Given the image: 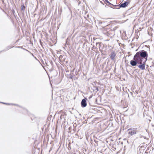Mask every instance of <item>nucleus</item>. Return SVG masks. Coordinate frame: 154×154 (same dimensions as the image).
Listing matches in <instances>:
<instances>
[{"instance_id": "20e7f679", "label": "nucleus", "mask_w": 154, "mask_h": 154, "mask_svg": "<svg viewBox=\"0 0 154 154\" xmlns=\"http://www.w3.org/2000/svg\"><path fill=\"white\" fill-rule=\"evenodd\" d=\"M116 53L114 51H112L109 55L110 58L112 60H114L116 56Z\"/></svg>"}, {"instance_id": "ddd939ff", "label": "nucleus", "mask_w": 154, "mask_h": 154, "mask_svg": "<svg viewBox=\"0 0 154 154\" xmlns=\"http://www.w3.org/2000/svg\"><path fill=\"white\" fill-rule=\"evenodd\" d=\"M118 27L117 26H115V27H114L113 29V30L114 31H115V30H116L118 28Z\"/></svg>"}, {"instance_id": "dca6fc26", "label": "nucleus", "mask_w": 154, "mask_h": 154, "mask_svg": "<svg viewBox=\"0 0 154 154\" xmlns=\"http://www.w3.org/2000/svg\"><path fill=\"white\" fill-rule=\"evenodd\" d=\"M62 116H64V115L62 116V115H61V116H60V119H62Z\"/></svg>"}, {"instance_id": "f257e3e1", "label": "nucleus", "mask_w": 154, "mask_h": 154, "mask_svg": "<svg viewBox=\"0 0 154 154\" xmlns=\"http://www.w3.org/2000/svg\"><path fill=\"white\" fill-rule=\"evenodd\" d=\"M135 55L138 58V60H139L142 62L143 59L145 60L144 61H147L148 54L147 51L144 50H142L137 52Z\"/></svg>"}, {"instance_id": "f8f14e48", "label": "nucleus", "mask_w": 154, "mask_h": 154, "mask_svg": "<svg viewBox=\"0 0 154 154\" xmlns=\"http://www.w3.org/2000/svg\"><path fill=\"white\" fill-rule=\"evenodd\" d=\"M62 55H60V59L61 61H64V59H63V60H62V58H63Z\"/></svg>"}, {"instance_id": "39448f33", "label": "nucleus", "mask_w": 154, "mask_h": 154, "mask_svg": "<svg viewBox=\"0 0 154 154\" xmlns=\"http://www.w3.org/2000/svg\"><path fill=\"white\" fill-rule=\"evenodd\" d=\"M146 61H144L142 63L140 64V65L138 66V67L142 70H144L145 69V63Z\"/></svg>"}, {"instance_id": "423d86ee", "label": "nucleus", "mask_w": 154, "mask_h": 154, "mask_svg": "<svg viewBox=\"0 0 154 154\" xmlns=\"http://www.w3.org/2000/svg\"><path fill=\"white\" fill-rule=\"evenodd\" d=\"M129 3V2L128 1H127L123 3L119 4V8H125L128 5Z\"/></svg>"}, {"instance_id": "4468645a", "label": "nucleus", "mask_w": 154, "mask_h": 154, "mask_svg": "<svg viewBox=\"0 0 154 154\" xmlns=\"http://www.w3.org/2000/svg\"><path fill=\"white\" fill-rule=\"evenodd\" d=\"M97 44V45L98 44V46H99V47H100V44L99 43H96Z\"/></svg>"}, {"instance_id": "0eeeda50", "label": "nucleus", "mask_w": 154, "mask_h": 154, "mask_svg": "<svg viewBox=\"0 0 154 154\" xmlns=\"http://www.w3.org/2000/svg\"><path fill=\"white\" fill-rule=\"evenodd\" d=\"M87 99L84 98L82 100L81 102V105L82 107H85L87 106Z\"/></svg>"}, {"instance_id": "6e6552de", "label": "nucleus", "mask_w": 154, "mask_h": 154, "mask_svg": "<svg viewBox=\"0 0 154 154\" xmlns=\"http://www.w3.org/2000/svg\"><path fill=\"white\" fill-rule=\"evenodd\" d=\"M112 6L113 7H112V8L114 9H119L120 8H119V4L118 5H113ZM111 8H112V7Z\"/></svg>"}, {"instance_id": "1a4fd4ad", "label": "nucleus", "mask_w": 154, "mask_h": 154, "mask_svg": "<svg viewBox=\"0 0 154 154\" xmlns=\"http://www.w3.org/2000/svg\"><path fill=\"white\" fill-rule=\"evenodd\" d=\"M25 7L24 6V5L23 4V5H21V10L24 11L25 10Z\"/></svg>"}, {"instance_id": "f3484780", "label": "nucleus", "mask_w": 154, "mask_h": 154, "mask_svg": "<svg viewBox=\"0 0 154 154\" xmlns=\"http://www.w3.org/2000/svg\"><path fill=\"white\" fill-rule=\"evenodd\" d=\"M1 103H4V104H7V103H2V102H1Z\"/></svg>"}, {"instance_id": "f03ea898", "label": "nucleus", "mask_w": 154, "mask_h": 154, "mask_svg": "<svg viewBox=\"0 0 154 154\" xmlns=\"http://www.w3.org/2000/svg\"><path fill=\"white\" fill-rule=\"evenodd\" d=\"M138 58L134 56V57L133 59L131 60L130 61V64L133 66H136L137 64H140L142 63V62L139 60L138 59Z\"/></svg>"}, {"instance_id": "2eb2a0df", "label": "nucleus", "mask_w": 154, "mask_h": 154, "mask_svg": "<svg viewBox=\"0 0 154 154\" xmlns=\"http://www.w3.org/2000/svg\"><path fill=\"white\" fill-rule=\"evenodd\" d=\"M106 2L107 3H109V2L108 1V0H105Z\"/></svg>"}, {"instance_id": "9d476101", "label": "nucleus", "mask_w": 154, "mask_h": 154, "mask_svg": "<svg viewBox=\"0 0 154 154\" xmlns=\"http://www.w3.org/2000/svg\"><path fill=\"white\" fill-rule=\"evenodd\" d=\"M95 88L94 89V91L96 92H97L98 91V88L97 87H95Z\"/></svg>"}, {"instance_id": "9b49d317", "label": "nucleus", "mask_w": 154, "mask_h": 154, "mask_svg": "<svg viewBox=\"0 0 154 154\" xmlns=\"http://www.w3.org/2000/svg\"><path fill=\"white\" fill-rule=\"evenodd\" d=\"M106 5H107V6H109V7H112L111 6H110V5H113V4L110 3L109 2V3H107V4H106Z\"/></svg>"}, {"instance_id": "7ed1b4c3", "label": "nucleus", "mask_w": 154, "mask_h": 154, "mask_svg": "<svg viewBox=\"0 0 154 154\" xmlns=\"http://www.w3.org/2000/svg\"><path fill=\"white\" fill-rule=\"evenodd\" d=\"M128 134L131 136L137 133V128H130L128 130Z\"/></svg>"}, {"instance_id": "a211bd4d", "label": "nucleus", "mask_w": 154, "mask_h": 154, "mask_svg": "<svg viewBox=\"0 0 154 154\" xmlns=\"http://www.w3.org/2000/svg\"><path fill=\"white\" fill-rule=\"evenodd\" d=\"M10 48H10V47H9V48H8V49H10Z\"/></svg>"}, {"instance_id": "6ab92c4d", "label": "nucleus", "mask_w": 154, "mask_h": 154, "mask_svg": "<svg viewBox=\"0 0 154 154\" xmlns=\"http://www.w3.org/2000/svg\"><path fill=\"white\" fill-rule=\"evenodd\" d=\"M152 63H153V64H154V63H153V62H152Z\"/></svg>"}]
</instances>
